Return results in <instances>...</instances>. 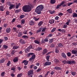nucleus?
<instances>
[{
  "instance_id": "56",
  "label": "nucleus",
  "mask_w": 77,
  "mask_h": 77,
  "mask_svg": "<svg viewBox=\"0 0 77 77\" xmlns=\"http://www.w3.org/2000/svg\"><path fill=\"white\" fill-rule=\"evenodd\" d=\"M17 27H18V28H22V26H21V25H17Z\"/></svg>"
},
{
  "instance_id": "31",
  "label": "nucleus",
  "mask_w": 77,
  "mask_h": 77,
  "mask_svg": "<svg viewBox=\"0 0 77 77\" xmlns=\"http://www.w3.org/2000/svg\"><path fill=\"white\" fill-rule=\"evenodd\" d=\"M23 35V34H22V33L21 32H20L18 35V37H21V36H22V35Z\"/></svg>"
},
{
  "instance_id": "52",
  "label": "nucleus",
  "mask_w": 77,
  "mask_h": 77,
  "mask_svg": "<svg viewBox=\"0 0 77 77\" xmlns=\"http://www.w3.org/2000/svg\"><path fill=\"white\" fill-rule=\"evenodd\" d=\"M29 50H30V49L29 48V47H28L27 48H26V50H25V53H27V51H29Z\"/></svg>"
},
{
  "instance_id": "24",
  "label": "nucleus",
  "mask_w": 77,
  "mask_h": 77,
  "mask_svg": "<svg viewBox=\"0 0 77 77\" xmlns=\"http://www.w3.org/2000/svg\"><path fill=\"white\" fill-rule=\"evenodd\" d=\"M54 62H55V63H58L59 62V60L56 59H54Z\"/></svg>"
},
{
  "instance_id": "19",
  "label": "nucleus",
  "mask_w": 77,
  "mask_h": 77,
  "mask_svg": "<svg viewBox=\"0 0 77 77\" xmlns=\"http://www.w3.org/2000/svg\"><path fill=\"white\" fill-rule=\"evenodd\" d=\"M54 23V20L53 19L50 20H49V23L51 24Z\"/></svg>"
},
{
  "instance_id": "55",
  "label": "nucleus",
  "mask_w": 77,
  "mask_h": 77,
  "mask_svg": "<svg viewBox=\"0 0 77 77\" xmlns=\"http://www.w3.org/2000/svg\"><path fill=\"white\" fill-rule=\"evenodd\" d=\"M61 5H57V7H56V9H59V8H60V7Z\"/></svg>"
},
{
  "instance_id": "59",
  "label": "nucleus",
  "mask_w": 77,
  "mask_h": 77,
  "mask_svg": "<svg viewBox=\"0 0 77 77\" xmlns=\"http://www.w3.org/2000/svg\"><path fill=\"white\" fill-rule=\"evenodd\" d=\"M41 32V29H39L37 31L36 33H39V32Z\"/></svg>"
},
{
  "instance_id": "28",
  "label": "nucleus",
  "mask_w": 77,
  "mask_h": 77,
  "mask_svg": "<svg viewBox=\"0 0 77 77\" xmlns=\"http://www.w3.org/2000/svg\"><path fill=\"white\" fill-rule=\"evenodd\" d=\"M33 19L35 20L36 21H38L39 20V18H38V19L36 18V17H34Z\"/></svg>"
},
{
  "instance_id": "6",
  "label": "nucleus",
  "mask_w": 77,
  "mask_h": 77,
  "mask_svg": "<svg viewBox=\"0 0 77 77\" xmlns=\"http://www.w3.org/2000/svg\"><path fill=\"white\" fill-rule=\"evenodd\" d=\"M72 54H75L76 56H77V50H73L72 51Z\"/></svg>"
},
{
  "instance_id": "17",
  "label": "nucleus",
  "mask_w": 77,
  "mask_h": 77,
  "mask_svg": "<svg viewBox=\"0 0 77 77\" xmlns=\"http://www.w3.org/2000/svg\"><path fill=\"white\" fill-rule=\"evenodd\" d=\"M47 29V27L46 26L43 27V29L42 31V32H45V30Z\"/></svg>"
},
{
  "instance_id": "4",
  "label": "nucleus",
  "mask_w": 77,
  "mask_h": 77,
  "mask_svg": "<svg viewBox=\"0 0 77 77\" xmlns=\"http://www.w3.org/2000/svg\"><path fill=\"white\" fill-rule=\"evenodd\" d=\"M67 64L69 65H72V64H75V61L74 60H69L67 61Z\"/></svg>"
},
{
  "instance_id": "23",
  "label": "nucleus",
  "mask_w": 77,
  "mask_h": 77,
  "mask_svg": "<svg viewBox=\"0 0 77 77\" xmlns=\"http://www.w3.org/2000/svg\"><path fill=\"white\" fill-rule=\"evenodd\" d=\"M18 48H19V46H17V45L14 46H13V49H18Z\"/></svg>"
},
{
  "instance_id": "62",
  "label": "nucleus",
  "mask_w": 77,
  "mask_h": 77,
  "mask_svg": "<svg viewBox=\"0 0 77 77\" xmlns=\"http://www.w3.org/2000/svg\"><path fill=\"white\" fill-rule=\"evenodd\" d=\"M42 69L41 68H38L37 70V72H39L40 71H41Z\"/></svg>"
},
{
  "instance_id": "60",
  "label": "nucleus",
  "mask_w": 77,
  "mask_h": 77,
  "mask_svg": "<svg viewBox=\"0 0 77 77\" xmlns=\"http://www.w3.org/2000/svg\"><path fill=\"white\" fill-rule=\"evenodd\" d=\"M15 20H16V19L15 18H14L13 19L11 23H14L15 21Z\"/></svg>"
},
{
  "instance_id": "32",
  "label": "nucleus",
  "mask_w": 77,
  "mask_h": 77,
  "mask_svg": "<svg viewBox=\"0 0 77 77\" xmlns=\"http://www.w3.org/2000/svg\"><path fill=\"white\" fill-rule=\"evenodd\" d=\"M72 17L75 18V17H77V14L76 13H73L72 15Z\"/></svg>"
},
{
  "instance_id": "49",
  "label": "nucleus",
  "mask_w": 77,
  "mask_h": 77,
  "mask_svg": "<svg viewBox=\"0 0 77 77\" xmlns=\"http://www.w3.org/2000/svg\"><path fill=\"white\" fill-rule=\"evenodd\" d=\"M71 74H72V75H75L76 74V73L75 72H71Z\"/></svg>"
},
{
  "instance_id": "29",
  "label": "nucleus",
  "mask_w": 77,
  "mask_h": 77,
  "mask_svg": "<svg viewBox=\"0 0 77 77\" xmlns=\"http://www.w3.org/2000/svg\"><path fill=\"white\" fill-rule=\"evenodd\" d=\"M43 24V22L42 21H41L38 24V26H42V24Z\"/></svg>"
},
{
  "instance_id": "7",
  "label": "nucleus",
  "mask_w": 77,
  "mask_h": 77,
  "mask_svg": "<svg viewBox=\"0 0 77 77\" xmlns=\"http://www.w3.org/2000/svg\"><path fill=\"white\" fill-rule=\"evenodd\" d=\"M19 42L20 43L22 44H25V42L24 40L22 39H20L19 40Z\"/></svg>"
},
{
  "instance_id": "15",
  "label": "nucleus",
  "mask_w": 77,
  "mask_h": 77,
  "mask_svg": "<svg viewBox=\"0 0 77 77\" xmlns=\"http://www.w3.org/2000/svg\"><path fill=\"white\" fill-rule=\"evenodd\" d=\"M61 55L63 57V58H65V59H66V55L65 54V53H62Z\"/></svg>"
},
{
  "instance_id": "40",
  "label": "nucleus",
  "mask_w": 77,
  "mask_h": 77,
  "mask_svg": "<svg viewBox=\"0 0 77 77\" xmlns=\"http://www.w3.org/2000/svg\"><path fill=\"white\" fill-rule=\"evenodd\" d=\"M11 63L10 61H8V63L7 64V66H9L10 65H11Z\"/></svg>"
},
{
  "instance_id": "1",
  "label": "nucleus",
  "mask_w": 77,
  "mask_h": 77,
  "mask_svg": "<svg viewBox=\"0 0 77 77\" xmlns=\"http://www.w3.org/2000/svg\"><path fill=\"white\" fill-rule=\"evenodd\" d=\"M33 7V6L31 4L27 5H26L23 7L22 9L23 12H29L32 11V8Z\"/></svg>"
},
{
  "instance_id": "48",
  "label": "nucleus",
  "mask_w": 77,
  "mask_h": 77,
  "mask_svg": "<svg viewBox=\"0 0 77 77\" xmlns=\"http://www.w3.org/2000/svg\"><path fill=\"white\" fill-rule=\"evenodd\" d=\"M15 69H16L15 67H12L11 68V70H12V71H15Z\"/></svg>"
},
{
  "instance_id": "2",
  "label": "nucleus",
  "mask_w": 77,
  "mask_h": 77,
  "mask_svg": "<svg viewBox=\"0 0 77 77\" xmlns=\"http://www.w3.org/2000/svg\"><path fill=\"white\" fill-rule=\"evenodd\" d=\"M44 9V6L42 5H40L37 7L36 9L35 10V12L37 14H41L42 12L41 11Z\"/></svg>"
},
{
  "instance_id": "18",
  "label": "nucleus",
  "mask_w": 77,
  "mask_h": 77,
  "mask_svg": "<svg viewBox=\"0 0 77 77\" xmlns=\"http://www.w3.org/2000/svg\"><path fill=\"white\" fill-rule=\"evenodd\" d=\"M14 6H15V5L13 4H11V6L9 7V9H13L14 8Z\"/></svg>"
},
{
  "instance_id": "63",
  "label": "nucleus",
  "mask_w": 77,
  "mask_h": 77,
  "mask_svg": "<svg viewBox=\"0 0 77 77\" xmlns=\"http://www.w3.org/2000/svg\"><path fill=\"white\" fill-rule=\"evenodd\" d=\"M33 68L34 69H37L38 68V67H37V66H35L33 67Z\"/></svg>"
},
{
  "instance_id": "64",
  "label": "nucleus",
  "mask_w": 77,
  "mask_h": 77,
  "mask_svg": "<svg viewBox=\"0 0 77 77\" xmlns=\"http://www.w3.org/2000/svg\"><path fill=\"white\" fill-rule=\"evenodd\" d=\"M73 3H77V0H74Z\"/></svg>"
},
{
  "instance_id": "20",
  "label": "nucleus",
  "mask_w": 77,
  "mask_h": 77,
  "mask_svg": "<svg viewBox=\"0 0 77 77\" xmlns=\"http://www.w3.org/2000/svg\"><path fill=\"white\" fill-rule=\"evenodd\" d=\"M35 24V22L32 21V20H30L29 22V24L30 25H34Z\"/></svg>"
},
{
  "instance_id": "25",
  "label": "nucleus",
  "mask_w": 77,
  "mask_h": 77,
  "mask_svg": "<svg viewBox=\"0 0 77 77\" xmlns=\"http://www.w3.org/2000/svg\"><path fill=\"white\" fill-rule=\"evenodd\" d=\"M42 50V48L41 47H38L36 49V51H41V50Z\"/></svg>"
},
{
  "instance_id": "41",
  "label": "nucleus",
  "mask_w": 77,
  "mask_h": 77,
  "mask_svg": "<svg viewBox=\"0 0 77 77\" xmlns=\"http://www.w3.org/2000/svg\"><path fill=\"white\" fill-rule=\"evenodd\" d=\"M62 63H63L64 64H65V63H68V61H66V60H63L62 61Z\"/></svg>"
},
{
  "instance_id": "8",
  "label": "nucleus",
  "mask_w": 77,
  "mask_h": 77,
  "mask_svg": "<svg viewBox=\"0 0 77 77\" xmlns=\"http://www.w3.org/2000/svg\"><path fill=\"white\" fill-rule=\"evenodd\" d=\"M54 69H56V70H62V68L61 67L58 66H55L54 68Z\"/></svg>"
},
{
  "instance_id": "27",
  "label": "nucleus",
  "mask_w": 77,
  "mask_h": 77,
  "mask_svg": "<svg viewBox=\"0 0 77 77\" xmlns=\"http://www.w3.org/2000/svg\"><path fill=\"white\" fill-rule=\"evenodd\" d=\"M4 8L3 6H0V11H3L4 10H3Z\"/></svg>"
},
{
  "instance_id": "58",
  "label": "nucleus",
  "mask_w": 77,
  "mask_h": 77,
  "mask_svg": "<svg viewBox=\"0 0 77 77\" xmlns=\"http://www.w3.org/2000/svg\"><path fill=\"white\" fill-rule=\"evenodd\" d=\"M6 13L7 15H9V11H7L6 12Z\"/></svg>"
},
{
  "instance_id": "37",
  "label": "nucleus",
  "mask_w": 77,
  "mask_h": 77,
  "mask_svg": "<svg viewBox=\"0 0 77 77\" xmlns=\"http://www.w3.org/2000/svg\"><path fill=\"white\" fill-rule=\"evenodd\" d=\"M55 12H56L55 10H54L53 11H50L49 12L51 14H54Z\"/></svg>"
},
{
  "instance_id": "61",
  "label": "nucleus",
  "mask_w": 77,
  "mask_h": 77,
  "mask_svg": "<svg viewBox=\"0 0 77 77\" xmlns=\"http://www.w3.org/2000/svg\"><path fill=\"white\" fill-rule=\"evenodd\" d=\"M59 17L58 16H56L55 17V20H59Z\"/></svg>"
},
{
  "instance_id": "3",
  "label": "nucleus",
  "mask_w": 77,
  "mask_h": 77,
  "mask_svg": "<svg viewBox=\"0 0 77 77\" xmlns=\"http://www.w3.org/2000/svg\"><path fill=\"white\" fill-rule=\"evenodd\" d=\"M30 55L32 56V57L29 58V61H31V60H35V57H36V55L35 54L33 53H28V54H27V56H28V57H30Z\"/></svg>"
},
{
  "instance_id": "9",
  "label": "nucleus",
  "mask_w": 77,
  "mask_h": 77,
  "mask_svg": "<svg viewBox=\"0 0 77 77\" xmlns=\"http://www.w3.org/2000/svg\"><path fill=\"white\" fill-rule=\"evenodd\" d=\"M33 71L32 70H29L28 72V75H32L33 74Z\"/></svg>"
},
{
  "instance_id": "43",
  "label": "nucleus",
  "mask_w": 77,
  "mask_h": 77,
  "mask_svg": "<svg viewBox=\"0 0 77 77\" xmlns=\"http://www.w3.org/2000/svg\"><path fill=\"white\" fill-rule=\"evenodd\" d=\"M3 47L4 48H5V49H7L8 48V46L6 45H4L3 46Z\"/></svg>"
},
{
  "instance_id": "46",
  "label": "nucleus",
  "mask_w": 77,
  "mask_h": 77,
  "mask_svg": "<svg viewBox=\"0 0 77 77\" xmlns=\"http://www.w3.org/2000/svg\"><path fill=\"white\" fill-rule=\"evenodd\" d=\"M56 28H54L51 30V32H54L55 31V30H56Z\"/></svg>"
},
{
  "instance_id": "33",
  "label": "nucleus",
  "mask_w": 77,
  "mask_h": 77,
  "mask_svg": "<svg viewBox=\"0 0 77 77\" xmlns=\"http://www.w3.org/2000/svg\"><path fill=\"white\" fill-rule=\"evenodd\" d=\"M15 52H17V51L15 50H13L12 51H11V54H15Z\"/></svg>"
},
{
  "instance_id": "21",
  "label": "nucleus",
  "mask_w": 77,
  "mask_h": 77,
  "mask_svg": "<svg viewBox=\"0 0 77 77\" xmlns=\"http://www.w3.org/2000/svg\"><path fill=\"white\" fill-rule=\"evenodd\" d=\"M56 3V0H51L50 3L51 4H54Z\"/></svg>"
},
{
  "instance_id": "12",
  "label": "nucleus",
  "mask_w": 77,
  "mask_h": 77,
  "mask_svg": "<svg viewBox=\"0 0 77 77\" xmlns=\"http://www.w3.org/2000/svg\"><path fill=\"white\" fill-rule=\"evenodd\" d=\"M28 61H27L26 60H24L22 62V63H24V65H27L28 64Z\"/></svg>"
},
{
  "instance_id": "51",
  "label": "nucleus",
  "mask_w": 77,
  "mask_h": 77,
  "mask_svg": "<svg viewBox=\"0 0 77 77\" xmlns=\"http://www.w3.org/2000/svg\"><path fill=\"white\" fill-rule=\"evenodd\" d=\"M49 72H50V71L47 72L46 74H45V77H47V75H48V74H49Z\"/></svg>"
},
{
  "instance_id": "5",
  "label": "nucleus",
  "mask_w": 77,
  "mask_h": 77,
  "mask_svg": "<svg viewBox=\"0 0 77 77\" xmlns=\"http://www.w3.org/2000/svg\"><path fill=\"white\" fill-rule=\"evenodd\" d=\"M51 65V62L46 61L45 64L44 65V66H49V65Z\"/></svg>"
},
{
  "instance_id": "54",
  "label": "nucleus",
  "mask_w": 77,
  "mask_h": 77,
  "mask_svg": "<svg viewBox=\"0 0 77 77\" xmlns=\"http://www.w3.org/2000/svg\"><path fill=\"white\" fill-rule=\"evenodd\" d=\"M72 4H73V2H70L69 3H68L67 6H69L70 5H71Z\"/></svg>"
},
{
  "instance_id": "14",
  "label": "nucleus",
  "mask_w": 77,
  "mask_h": 77,
  "mask_svg": "<svg viewBox=\"0 0 77 77\" xmlns=\"http://www.w3.org/2000/svg\"><path fill=\"white\" fill-rule=\"evenodd\" d=\"M66 11L68 12L69 14H72V10L71 8L67 10Z\"/></svg>"
},
{
  "instance_id": "35",
  "label": "nucleus",
  "mask_w": 77,
  "mask_h": 77,
  "mask_svg": "<svg viewBox=\"0 0 77 77\" xmlns=\"http://www.w3.org/2000/svg\"><path fill=\"white\" fill-rule=\"evenodd\" d=\"M22 76H23L22 73L19 74L17 75V77H22Z\"/></svg>"
},
{
  "instance_id": "34",
  "label": "nucleus",
  "mask_w": 77,
  "mask_h": 77,
  "mask_svg": "<svg viewBox=\"0 0 77 77\" xmlns=\"http://www.w3.org/2000/svg\"><path fill=\"white\" fill-rule=\"evenodd\" d=\"M21 24H24V23H25V20L24 19H22L21 20Z\"/></svg>"
},
{
  "instance_id": "11",
  "label": "nucleus",
  "mask_w": 77,
  "mask_h": 77,
  "mask_svg": "<svg viewBox=\"0 0 77 77\" xmlns=\"http://www.w3.org/2000/svg\"><path fill=\"white\" fill-rule=\"evenodd\" d=\"M59 48L58 46H56L55 48V52L56 53H58L59 52Z\"/></svg>"
},
{
  "instance_id": "42",
  "label": "nucleus",
  "mask_w": 77,
  "mask_h": 77,
  "mask_svg": "<svg viewBox=\"0 0 77 77\" xmlns=\"http://www.w3.org/2000/svg\"><path fill=\"white\" fill-rule=\"evenodd\" d=\"M68 57H70L71 55V54L70 52H68L67 53Z\"/></svg>"
},
{
  "instance_id": "22",
  "label": "nucleus",
  "mask_w": 77,
  "mask_h": 77,
  "mask_svg": "<svg viewBox=\"0 0 77 77\" xmlns=\"http://www.w3.org/2000/svg\"><path fill=\"white\" fill-rule=\"evenodd\" d=\"M58 45L59 47H60V48H62L63 47V45L61 43H59L58 44Z\"/></svg>"
},
{
  "instance_id": "16",
  "label": "nucleus",
  "mask_w": 77,
  "mask_h": 77,
  "mask_svg": "<svg viewBox=\"0 0 77 77\" xmlns=\"http://www.w3.org/2000/svg\"><path fill=\"white\" fill-rule=\"evenodd\" d=\"M18 57H15L13 60L14 62V63L17 62H18Z\"/></svg>"
},
{
  "instance_id": "47",
  "label": "nucleus",
  "mask_w": 77,
  "mask_h": 77,
  "mask_svg": "<svg viewBox=\"0 0 77 77\" xmlns=\"http://www.w3.org/2000/svg\"><path fill=\"white\" fill-rule=\"evenodd\" d=\"M53 38H51L49 40V43H52V42H53Z\"/></svg>"
},
{
  "instance_id": "50",
  "label": "nucleus",
  "mask_w": 77,
  "mask_h": 77,
  "mask_svg": "<svg viewBox=\"0 0 77 77\" xmlns=\"http://www.w3.org/2000/svg\"><path fill=\"white\" fill-rule=\"evenodd\" d=\"M24 16V15L23 14L22 15H21L20 16V19H22V18H24V16Z\"/></svg>"
},
{
  "instance_id": "30",
  "label": "nucleus",
  "mask_w": 77,
  "mask_h": 77,
  "mask_svg": "<svg viewBox=\"0 0 77 77\" xmlns=\"http://www.w3.org/2000/svg\"><path fill=\"white\" fill-rule=\"evenodd\" d=\"M5 59L3 58L1 60H0V63H4L5 62Z\"/></svg>"
},
{
  "instance_id": "39",
  "label": "nucleus",
  "mask_w": 77,
  "mask_h": 77,
  "mask_svg": "<svg viewBox=\"0 0 77 77\" xmlns=\"http://www.w3.org/2000/svg\"><path fill=\"white\" fill-rule=\"evenodd\" d=\"M21 11V10L18 9V10H16L15 11V13H18V12H20Z\"/></svg>"
},
{
  "instance_id": "38",
  "label": "nucleus",
  "mask_w": 77,
  "mask_h": 77,
  "mask_svg": "<svg viewBox=\"0 0 77 77\" xmlns=\"http://www.w3.org/2000/svg\"><path fill=\"white\" fill-rule=\"evenodd\" d=\"M34 42L35 43V44H39V42L37 40H35L34 41Z\"/></svg>"
},
{
  "instance_id": "45",
  "label": "nucleus",
  "mask_w": 77,
  "mask_h": 77,
  "mask_svg": "<svg viewBox=\"0 0 77 77\" xmlns=\"http://www.w3.org/2000/svg\"><path fill=\"white\" fill-rule=\"evenodd\" d=\"M48 37L47 36L46 37V38H45L44 39V42H48Z\"/></svg>"
},
{
  "instance_id": "53",
  "label": "nucleus",
  "mask_w": 77,
  "mask_h": 77,
  "mask_svg": "<svg viewBox=\"0 0 77 77\" xmlns=\"http://www.w3.org/2000/svg\"><path fill=\"white\" fill-rule=\"evenodd\" d=\"M54 44L52 43L50 45V47L51 48H53V47H54Z\"/></svg>"
},
{
  "instance_id": "13",
  "label": "nucleus",
  "mask_w": 77,
  "mask_h": 77,
  "mask_svg": "<svg viewBox=\"0 0 77 77\" xmlns=\"http://www.w3.org/2000/svg\"><path fill=\"white\" fill-rule=\"evenodd\" d=\"M11 30V28L9 27L7 28L6 30L7 33H10Z\"/></svg>"
},
{
  "instance_id": "57",
  "label": "nucleus",
  "mask_w": 77,
  "mask_h": 77,
  "mask_svg": "<svg viewBox=\"0 0 77 77\" xmlns=\"http://www.w3.org/2000/svg\"><path fill=\"white\" fill-rule=\"evenodd\" d=\"M65 3V2L63 1L60 4V5L61 6H62L63 4H64V3Z\"/></svg>"
},
{
  "instance_id": "44",
  "label": "nucleus",
  "mask_w": 77,
  "mask_h": 77,
  "mask_svg": "<svg viewBox=\"0 0 77 77\" xmlns=\"http://www.w3.org/2000/svg\"><path fill=\"white\" fill-rule=\"evenodd\" d=\"M5 74V72H3L1 73V75L2 77H4Z\"/></svg>"
},
{
  "instance_id": "10",
  "label": "nucleus",
  "mask_w": 77,
  "mask_h": 77,
  "mask_svg": "<svg viewBox=\"0 0 77 77\" xmlns=\"http://www.w3.org/2000/svg\"><path fill=\"white\" fill-rule=\"evenodd\" d=\"M48 52V51L47 49H44L43 51L42 54H46Z\"/></svg>"
},
{
  "instance_id": "36",
  "label": "nucleus",
  "mask_w": 77,
  "mask_h": 77,
  "mask_svg": "<svg viewBox=\"0 0 77 77\" xmlns=\"http://www.w3.org/2000/svg\"><path fill=\"white\" fill-rule=\"evenodd\" d=\"M27 38H28V36L26 35H24L22 36V38H23V39H26Z\"/></svg>"
},
{
  "instance_id": "26",
  "label": "nucleus",
  "mask_w": 77,
  "mask_h": 77,
  "mask_svg": "<svg viewBox=\"0 0 77 77\" xmlns=\"http://www.w3.org/2000/svg\"><path fill=\"white\" fill-rule=\"evenodd\" d=\"M50 56L49 55H48L46 56V58L47 61H49V59H50Z\"/></svg>"
}]
</instances>
